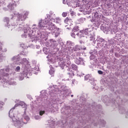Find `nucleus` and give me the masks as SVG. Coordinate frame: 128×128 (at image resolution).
I'll list each match as a JSON object with an SVG mask.
<instances>
[{
    "mask_svg": "<svg viewBox=\"0 0 128 128\" xmlns=\"http://www.w3.org/2000/svg\"><path fill=\"white\" fill-rule=\"evenodd\" d=\"M28 12L27 11H24L22 14L14 12V16L17 15L16 22L20 26L16 30L20 31L22 30L24 34L21 35V37L22 38H26L28 36L32 42H36L40 40L42 42L46 40L48 35H46V26H48L50 20L46 18L45 20H40L38 26L36 24H34L31 28L28 26L26 28L22 26L20 24H22L28 18Z\"/></svg>",
    "mask_w": 128,
    "mask_h": 128,
    "instance_id": "1",
    "label": "nucleus"
},
{
    "mask_svg": "<svg viewBox=\"0 0 128 128\" xmlns=\"http://www.w3.org/2000/svg\"><path fill=\"white\" fill-rule=\"evenodd\" d=\"M41 95L40 97H38L36 100H35L36 104L38 106V110H39L40 116H42L46 114V112H50L54 110V106L52 104L49 103L44 106V102L48 100V94L46 90H42L40 92Z\"/></svg>",
    "mask_w": 128,
    "mask_h": 128,
    "instance_id": "2",
    "label": "nucleus"
},
{
    "mask_svg": "<svg viewBox=\"0 0 128 128\" xmlns=\"http://www.w3.org/2000/svg\"><path fill=\"white\" fill-rule=\"evenodd\" d=\"M15 102L16 104L14 106L10 109L9 112V117L12 120V126H14L16 128H22L24 126V124L26 123L22 120V118L16 116V112L14 111V110H16L17 106H20L24 109V114H26L27 106L24 102L20 101V100H16Z\"/></svg>",
    "mask_w": 128,
    "mask_h": 128,
    "instance_id": "3",
    "label": "nucleus"
},
{
    "mask_svg": "<svg viewBox=\"0 0 128 128\" xmlns=\"http://www.w3.org/2000/svg\"><path fill=\"white\" fill-rule=\"evenodd\" d=\"M80 12H82L84 14H92L94 20V22L96 26H100V24L104 22V17L98 14V10L96 8H90L88 4L81 6Z\"/></svg>",
    "mask_w": 128,
    "mask_h": 128,
    "instance_id": "4",
    "label": "nucleus"
},
{
    "mask_svg": "<svg viewBox=\"0 0 128 128\" xmlns=\"http://www.w3.org/2000/svg\"><path fill=\"white\" fill-rule=\"evenodd\" d=\"M43 52L45 54H48L46 58H48L47 60L49 62L48 64H54V62H56L57 58L60 66L61 68H62V70L64 68V66H66V60L58 56L56 57L55 60L54 57V55H52V54H55L56 56V53L52 52V51H50V50L46 48H44L43 49Z\"/></svg>",
    "mask_w": 128,
    "mask_h": 128,
    "instance_id": "5",
    "label": "nucleus"
},
{
    "mask_svg": "<svg viewBox=\"0 0 128 128\" xmlns=\"http://www.w3.org/2000/svg\"><path fill=\"white\" fill-rule=\"evenodd\" d=\"M20 64L22 66L23 72L19 76V80H22L26 76L28 78V74H30V68L32 67L28 60L26 58H24L22 59Z\"/></svg>",
    "mask_w": 128,
    "mask_h": 128,
    "instance_id": "6",
    "label": "nucleus"
},
{
    "mask_svg": "<svg viewBox=\"0 0 128 128\" xmlns=\"http://www.w3.org/2000/svg\"><path fill=\"white\" fill-rule=\"evenodd\" d=\"M62 96L63 98H66L68 94H70V92L68 90V87L65 85L60 86V88H55L53 90L50 91L49 95L50 96H56V94H59Z\"/></svg>",
    "mask_w": 128,
    "mask_h": 128,
    "instance_id": "7",
    "label": "nucleus"
},
{
    "mask_svg": "<svg viewBox=\"0 0 128 128\" xmlns=\"http://www.w3.org/2000/svg\"><path fill=\"white\" fill-rule=\"evenodd\" d=\"M90 32H92V29L88 28L80 30L79 33L76 34V36H79V38H80L82 40L80 42V44H84V42L88 40V37L86 34H90ZM84 34L86 36H84Z\"/></svg>",
    "mask_w": 128,
    "mask_h": 128,
    "instance_id": "8",
    "label": "nucleus"
},
{
    "mask_svg": "<svg viewBox=\"0 0 128 128\" xmlns=\"http://www.w3.org/2000/svg\"><path fill=\"white\" fill-rule=\"evenodd\" d=\"M80 52H76L72 54V56L74 59V62L76 64H82V66H85L84 60V58L80 57Z\"/></svg>",
    "mask_w": 128,
    "mask_h": 128,
    "instance_id": "9",
    "label": "nucleus"
},
{
    "mask_svg": "<svg viewBox=\"0 0 128 128\" xmlns=\"http://www.w3.org/2000/svg\"><path fill=\"white\" fill-rule=\"evenodd\" d=\"M68 48L69 54H71V56L73 54V52H78V50H86V48L84 47V46L82 47L78 44L74 46V47H68Z\"/></svg>",
    "mask_w": 128,
    "mask_h": 128,
    "instance_id": "10",
    "label": "nucleus"
},
{
    "mask_svg": "<svg viewBox=\"0 0 128 128\" xmlns=\"http://www.w3.org/2000/svg\"><path fill=\"white\" fill-rule=\"evenodd\" d=\"M102 100L103 101L104 104H106L108 102H112V104H117L118 106H120V104H118V100H112L110 101V98H108V97L106 96H102Z\"/></svg>",
    "mask_w": 128,
    "mask_h": 128,
    "instance_id": "11",
    "label": "nucleus"
},
{
    "mask_svg": "<svg viewBox=\"0 0 128 128\" xmlns=\"http://www.w3.org/2000/svg\"><path fill=\"white\" fill-rule=\"evenodd\" d=\"M4 22H5V26L8 28H10L11 30H12V29L16 28L18 26L14 23H12L11 25H8V22H10V18L8 17H6L4 19Z\"/></svg>",
    "mask_w": 128,
    "mask_h": 128,
    "instance_id": "12",
    "label": "nucleus"
},
{
    "mask_svg": "<svg viewBox=\"0 0 128 128\" xmlns=\"http://www.w3.org/2000/svg\"><path fill=\"white\" fill-rule=\"evenodd\" d=\"M10 69L8 68H6V69H2L0 70V80H2L4 78V77H6L8 76V72H9Z\"/></svg>",
    "mask_w": 128,
    "mask_h": 128,
    "instance_id": "13",
    "label": "nucleus"
},
{
    "mask_svg": "<svg viewBox=\"0 0 128 128\" xmlns=\"http://www.w3.org/2000/svg\"><path fill=\"white\" fill-rule=\"evenodd\" d=\"M84 80L91 82L90 84H92V86H96V80H95L94 78L92 77L91 74H86L84 76Z\"/></svg>",
    "mask_w": 128,
    "mask_h": 128,
    "instance_id": "14",
    "label": "nucleus"
},
{
    "mask_svg": "<svg viewBox=\"0 0 128 128\" xmlns=\"http://www.w3.org/2000/svg\"><path fill=\"white\" fill-rule=\"evenodd\" d=\"M50 20H49V22H48V24L46 26V28L47 30H56V25L54 24V22H52V23H50Z\"/></svg>",
    "mask_w": 128,
    "mask_h": 128,
    "instance_id": "15",
    "label": "nucleus"
},
{
    "mask_svg": "<svg viewBox=\"0 0 128 128\" xmlns=\"http://www.w3.org/2000/svg\"><path fill=\"white\" fill-rule=\"evenodd\" d=\"M18 0H12V2H10L8 6V8H9L10 10H14V9L16 6V2L17 4H18Z\"/></svg>",
    "mask_w": 128,
    "mask_h": 128,
    "instance_id": "16",
    "label": "nucleus"
},
{
    "mask_svg": "<svg viewBox=\"0 0 128 128\" xmlns=\"http://www.w3.org/2000/svg\"><path fill=\"white\" fill-rule=\"evenodd\" d=\"M90 54H91L90 56V60H92L95 62L96 61L98 60V54L96 53V50H91L90 52Z\"/></svg>",
    "mask_w": 128,
    "mask_h": 128,
    "instance_id": "17",
    "label": "nucleus"
},
{
    "mask_svg": "<svg viewBox=\"0 0 128 128\" xmlns=\"http://www.w3.org/2000/svg\"><path fill=\"white\" fill-rule=\"evenodd\" d=\"M23 58H21L20 56V54H18L17 56H14L12 58H11V60H12V62H19V64H20V62H22V60Z\"/></svg>",
    "mask_w": 128,
    "mask_h": 128,
    "instance_id": "18",
    "label": "nucleus"
},
{
    "mask_svg": "<svg viewBox=\"0 0 128 128\" xmlns=\"http://www.w3.org/2000/svg\"><path fill=\"white\" fill-rule=\"evenodd\" d=\"M71 67H72V70L77 72L78 76H80H80H84V74H78V67L76 64H72V66H71Z\"/></svg>",
    "mask_w": 128,
    "mask_h": 128,
    "instance_id": "19",
    "label": "nucleus"
},
{
    "mask_svg": "<svg viewBox=\"0 0 128 128\" xmlns=\"http://www.w3.org/2000/svg\"><path fill=\"white\" fill-rule=\"evenodd\" d=\"M46 18H48V20H52V19H54L56 18V14H54V12L52 11L50 12V14H46Z\"/></svg>",
    "mask_w": 128,
    "mask_h": 128,
    "instance_id": "20",
    "label": "nucleus"
},
{
    "mask_svg": "<svg viewBox=\"0 0 128 128\" xmlns=\"http://www.w3.org/2000/svg\"><path fill=\"white\" fill-rule=\"evenodd\" d=\"M50 24L52 22H56V24H62V18L60 17H57L55 19H52V20H50Z\"/></svg>",
    "mask_w": 128,
    "mask_h": 128,
    "instance_id": "21",
    "label": "nucleus"
},
{
    "mask_svg": "<svg viewBox=\"0 0 128 128\" xmlns=\"http://www.w3.org/2000/svg\"><path fill=\"white\" fill-rule=\"evenodd\" d=\"M94 126H100V128H104V126H106V122H104V120H100L98 124H94Z\"/></svg>",
    "mask_w": 128,
    "mask_h": 128,
    "instance_id": "22",
    "label": "nucleus"
},
{
    "mask_svg": "<svg viewBox=\"0 0 128 128\" xmlns=\"http://www.w3.org/2000/svg\"><path fill=\"white\" fill-rule=\"evenodd\" d=\"M50 44L49 46H54V48L58 46V42H56V41L51 39L50 40Z\"/></svg>",
    "mask_w": 128,
    "mask_h": 128,
    "instance_id": "23",
    "label": "nucleus"
},
{
    "mask_svg": "<svg viewBox=\"0 0 128 128\" xmlns=\"http://www.w3.org/2000/svg\"><path fill=\"white\" fill-rule=\"evenodd\" d=\"M97 46L98 48L100 46H104L106 48H108V50L110 48V45H108V44H104V43H102L100 42H98L97 43Z\"/></svg>",
    "mask_w": 128,
    "mask_h": 128,
    "instance_id": "24",
    "label": "nucleus"
},
{
    "mask_svg": "<svg viewBox=\"0 0 128 128\" xmlns=\"http://www.w3.org/2000/svg\"><path fill=\"white\" fill-rule=\"evenodd\" d=\"M88 40L89 39L90 40H94L93 41L94 44H96V41H94V40H95L94 33V32L91 33L89 35H88Z\"/></svg>",
    "mask_w": 128,
    "mask_h": 128,
    "instance_id": "25",
    "label": "nucleus"
},
{
    "mask_svg": "<svg viewBox=\"0 0 128 128\" xmlns=\"http://www.w3.org/2000/svg\"><path fill=\"white\" fill-rule=\"evenodd\" d=\"M100 28L105 34H108V28L106 27V25H102Z\"/></svg>",
    "mask_w": 128,
    "mask_h": 128,
    "instance_id": "26",
    "label": "nucleus"
},
{
    "mask_svg": "<svg viewBox=\"0 0 128 128\" xmlns=\"http://www.w3.org/2000/svg\"><path fill=\"white\" fill-rule=\"evenodd\" d=\"M94 0V2H88V4H90V6H93V8H96V6H98V1L95 0Z\"/></svg>",
    "mask_w": 128,
    "mask_h": 128,
    "instance_id": "27",
    "label": "nucleus"
},
{
    "mask_svg": "<svg viewBox=\"0 0 128 128\" xmlns=\"http://www.w3.org/2000/svg\"><path fill=\"white\" fill-rule=\"evenodd\" d=\"M98 42L103 43L104 44H106V41L104 40L102 38H98Z\"/></svg>",
    "mask_w": 128,
    "mask_h": 128,
    "instance_id": "28",
    "label": "nucleus"
},
{
    "mask_svg": "<svg viewBox=\"0 0 128 128\" xmlns=\"http://www.w3.org/2000/svg\"><path fill=\"white\" fill-rule=\"evenodd\" d=\"M78 30H80L78 26H76L73 28V29L72 30V32H75L76 34H80V32H78Z\"/></svg>",
    "mask_w": 128,
    "mask_h": 128,
    "instance_id": "29",
    "label": "nucleus"
},
{
    "mask_svg": "<svg viewBox=\"0 0 128 128\" xmlns=\"http://www.w3.org/2000/svg\"><path fill=\"white\" fill-rule=\"evenodd\" d=\"M20 46L24 49L28 48V45H26L24 43H21L20 44Z\"/></svg>",
    "mask_w": 128,
    "mask_h": 128,
    "instance_id": "30",
    "label": "nucleus"
},
{
    "mask_svg": "<svg viewBox=\"0 0 128 128\" xmlns=\"http://www.w3.org/2000/svg\"><path fill=\"white\" fill-rule=\"evenodd\" d=\"M72 22V20H70L68 18H66L64 20V24H68L69 22Z\"/></svg>",
    "mask_w": 128,
    "mask_h": 128,
    "instance_id": "31",
    "label": "nucleus"
},
{
    "mask_svg": "<svg viewBox=\"0 0 128 128\" xmlns=\"http://www.w3.org/2000/svg\"><path fill=\"white\" fill-rule=\"evenodd\" d=\"M4 59V54H2V51H0V62L2 61Z\"/></svg>",
    "mask_w": 128,
    "mask_h": 128,
    "instance_id": "32",
    "label": "nucleus"
},
{
    "mask_svg": "<svg viewBox=\"0 0 128 128\" xmlns=\"http://www.w3.org/2000/svg\"><path fill=\"white\" fill-rule=\"evenodd\" d=\"M4 6V0H0V8H2V6Z\"/></svg>",
    "mask_w": 128,
    "mask_h": 128,
    "instance_id": "33",
    "label": "nucleus"
},
{
    "mask_svg": "<svg viewBox=\"0 0 128 128\" xmlns=\"http://www.w3.org/2000/svg\"><path fill=\"white\" fill-rule=\"evenodd\" d=\"M20 54L21 56H28V52H24V51H22Z\"/></svg>",
    "mask_w": 128,
    "mask_h": 128,
    "instance_id": "34",
    "label": "nucleus"
},
{
    "mask_svg": "<svg viewBox=\"0 0 128 128\" xmlns=\"http://www.w3.org/2000/svg\"><path fill=\"white\" fill-rule=\"evenodd\" d=\"M49 74L52 76H54V68L50 69V70H49Z\"/></svg>",
    "mask_w": 128,
    "mask_h": 128,
    "instance_id": "35",
    "label": "nucleus"
},
{
    "mask_svg": "<svg viewBox=\"0 0 128 128\" xmlns=\"http://www.w3.org/2000/svg\"><path fill=\"white\" fill-rule=\"evenodd\" d=\"M24 120L27 122H30V117H28V116H26V114H24Z\"/></svg>",
    "mask_w": 128,
    "mask_h": 128,
    "instance_id": "36",
    "label": "nucleus"
},
{
    "mask_svg": "<svg viewBox=\"0 0 128 128\" xmlns=\"http://www.w3.org/2000/svg\"><path fill=\"white\" fill-rule=\"evenodd\" d=\"M15 72H20V66H17L15 68Z\"/></svg>",
    "mask_w": 128,
    "mask_h": 128,
    "instance_id": "37",
    "label": "nucleus"
},
{
    "mask_svg": "<svg viewBox=\"0 0 128 128\" xmlns=\"http://www.w3.org/2000/svg\"><path fill=\"white\" fill-rule=\"evenodd\" d=\"M34 118L35 120H42V116H38V115H37V116H34Z\"/></svg>",
    "mask_w": 128,
    "mask_h": 128,
    "instance_id": "38",
    "label": "nucleus"
},
{
    "mask_svg": "<svg viewBox=\"0 0 128 128\" xmlns=\"http://www.w3.org/2000/svg\"><path fill=\"white\" fill-rule=\"evenodd\" d=\"M120 114H124L126 112V109L122 108V109H120Z\"/></svg>",
    "mask_w": 128,
    "mask_h": 128,
    "instance_id": "39",
    "label": "nucleus"
},
{
    "mask_svg": "<svg viewBox=\"0 0 128 128\" xmlns=\"http://www.w3.org/2000/svg\"><path fill=\"white\" fill-rule=\"evenodd\" d=\"M66 44L68 46H73L74 43L70 41H67Z\"/></svg>",
    "mask_w": 128,
    "mask_h": 128,
    "instance_id": "40",
    "label": "nucleus"
},
{
    "mask_svg": "<svg viewBox=\"0 0 128 128\" xmlns=\"http://www.w3.org/2000/svg\"><path fill=\"white\" fill-rule=\"evenodd\" d=\"M68 74L69 76H74V74L72 71H70V72H68Z\"/></svg>",
    "mask_w": 128,
    "mask_h": 128,
    "instance_id": "41",
    "label": "nucleus"
},
{
    "mask_svg": "<svg viewBox=\"0 0 128 128\" xmlns=\"http://www.w3.org/2000/svg\"><path fill=\"white\" fill-rule=\"evenodd\" d=\"M76 34V33L74 32H72V33H71V36H72V38H75Z\"/></svg>",
    "mask_w": 128,
    "mask_h": 128,
    "instance_id": "42",
    "label": "nucleus"
},
{
    "mask_svg": "<svg viewBox=\"0 0 128 128\" xmlns=\"http://www.w3.org/2000/svg\"><path fill=\"white\" fill-rule=\"evenodd\" d=\"M68 16V12H63L62 14V16H63V18H66V16Z\"/></svg>",
    "mask_w": 128,
    "mask_h": 128,
    "instance_id": "43",
    "label": "nucleus"
},
{
    "mask_svg": "<svg viewBox=\"0 0 128 128\" xmlns=\"http://www.w3.org/2000/svg\"><path fill=\"white\" fill-rule=\"evenodd\" d=\"M4 103L3 102H0V110H2V106H4Z\"/></svg>",
    "mask_w": 128,
    "mask_h": 128,
    "instance_id": "44",
    "label": "nucleus"
},
{
    "mask_svg": "<svg viewBox=\"0 0 128 128\" xmlns=\"http://www.w3.org/2000/svg\"><path fill=\"white\" fill-rule=\"evenodd\" d=\"M34 70H36V72H38V67L36 66L34 68H32Z\"/></svg>",
    "mask_w": 128,
    "mask_h": 128,
    "instance_id": "45",
    "label": "nucleus"
},
{
    "mask_svg": "<svg viewBox=\"0 0 128 128\" xmlns=\"http://www.w3.org/2000/svg\"><path fill=\"white\" fill-rule=\"evenodd\" d=\"M60 36V33L59 32H56L54 33V37L55 38H58Z\"/></svg>",
    "mask_w": 128,
    "mask_h": 128,
    "instance_id": "46",
    "label": "nucleus"
},
{
    "mask_svg": "<svg viewBox=\"0 0 128 128\" xmlns=\"http://www.w3.org/2000/svg\"><path fill=\"white\" fill-rule=\"evenodd\" d=\"M2 42H0V52L2 51Z\"/></svg>",
    "mask_w": 128,
    "mask_h": 128,
    "instance_id": "47",
    "label": "nucleus"
},
{
    "mask_svg": "<svg viewBox=\"0 0 128 128\" xmlns=\"http://www.w3.org/2000/svg\"><path fill=\"white\" fill-rule=\"evenodd\" d=\"M98 74H104V72L100 70H98Z\"/></svg>",
    "mask_w": 128,
    "mask_h": 128,
    "instance_id": "48",
    "label": "nucleus"
},
{
    "mask_svg": "<svg viewBox=\"0 0 128 128\" xmlns=\"http://www.w3.org/2000/svg\"><path fill=\"white\" fill-rule=\"evenodd\" d=\"M27 98H29V100H32V96L30 95H28Z\"/></svg>",
    "mask_w": 128,
    "mask_h": 128,
    "instance_id": "49",
    "label": "nucleus"
},
{
    "mask_svg": "<svg viewBox=\"0 0 128 128\" xmlns=\"http://www.w3.org/2000/svg\"><path fill=\"white\" fill-rule=\"evenodd\" d=\"M70 64H71L70 61V60L67 61V64H68L67 66H70Z\"/></svg>",
    "mask_w": 128,
    "mask_h": 128,
    "instance_id": "50",
    "label": "nucleus"
},
{
    "mask_svg": "<svg viewBox=\"0 0 128 128\" xmlns=\"http://www.w3.org/2000/svg\"><path fill=\"white\" fill-rule=\"evenodd\" d=\"M74 82H76V79H73L72 80V86H74Z\"/></svg>",
    "mask_w": 128,
    "mask_h": 128,
    "instance_id": "51",
    "label": "nucleus"
},
{
    "mask_svg": "<svg viewBox=\"0 0 128 128\" xmlns=\"http://www.w3.org/2000/svg\"><path fill=\"white\" fill-rule=\"evenodd\" d=\"M72 9H70V12H71L70 13L71 16H73V14H74V12H72Z\"/></svg>",
    "mask_w": 128,
    "mask_h": 128,
    "instance_id": "52",
    "label": "nucleus"
},
{
    "mask_svg": "<svg viewBox=\"0 0 128 128\" xmlns=\"http://www.w3.org/2000/svg\"><path fill=\"white\" fill-rule=\"evenodd\" d=\"M108 42L110 44H114V42L112 41H109Z\"/></svg>",
    "mask_w": 128,
    "mask_h": 128,
    "instance_id": "53",
    "label": "nucleus"
},
{
    "mask_svg": "<svg viewBox=\"0 0 128 128\" xmlns=\"http://www.w3.org/2000/svg\"><path fill=\"white\" fill-rule=\"evenodd\" d=\"M6 52V48H5L4 50H2V52Z\"/></svg>",
    "mask_w": 128,
    "mask_h": 128,
    "instance_id": "54",
    "label": "nucleus"
},
{
    "mask_svg": "<svg viewBox=\"0 0 128 128\" xmlns=\"http://www.w3.org/2000/svg\"><path fill=\"white\" fill-rule=\"evenodd\" d=\"M123 34H124V36H126V37L128 36V34H126V32H124Z\"/></svg>",
    "mask_w": 128,
    "mask_h": 128,
    "instance_id": "55",
    "label": "nucleus"
},
{
    "mask_svg": "<svg viewBox=\"0 0 128 128\" xmlns=\"http://www.w3.org/2000/svg\"><path fill=\"white\" fill-rule=\"evenodd\" d=\"M40 48V45H36V48Z\"/></svg>",
    "mask_w": 128,
    "mask_h": 128,
    "instance_id": "56",
    "label": "nucleus"
},
{
    "mask_svg": "<svg viewBox=\"0 0 128 128\" xmlns=\"http://www.w3.org/2000/svg\"><path fill=\"white\" fill-rule=\"evenodd\" d=\"M2 9L4 10H8V8H3Z\"/></svg>",
    "mask_w": 128,
    "mask_h": 128,
    "instance_id": "57",
    "label": "nucleus"
},
{
    "mask_svg": "<svg viewBox=\"0 0 128 128\" xmlns=\"http://www.w3.org/2000/svg\"><path fill=\"white\" fill-rule=\"evenodd\" d=\"M62 2H63V4H66V0H63Z\"/></svg>",
    "mask_w": 128,
    "mask_h": 128,
    "instance_id": "58",
    "label": "nucleus"
},
{
    "mask_svg": "<svg viewBox=\"0 0 128 128\" xmlns=\"http://www.w3.org/2000/svg\"><path fill=\"white\" fill-rule=\"evenodd\" d=\"M128 112H126V118H128Z\"/></svg>",
    "mask_w": 128,
    "mask_h": 128,
    "instance_id": "59",
    "label": "nucleus"
},
{
    "mask_svg": "<svg viewBox=\"0 0 128 128\" xmlns=\"http://www.w3.org/2000/svg\"><path fill=\"white\" fill-rule=\"evenodd\" d=\"M98 106H100V105H98V106H97L96 107V108H98Z\"/></svg>",
    "mask_w": 128,
    "mask_h": 128,
    "instance_id": "60",
    "label": "nucleus"
},
{
    "mask_svg": "<svg viewBox=\"0 0 128 128\" xmlns=\"http://www.w3.org/2000/svg\"><path fill=\"white\" fill-rule=\"evenodd\" d=\"M60 44H61V46H64V42H61V43H60Z\"/></svg>",
    "mask_w": 128,
    "mask_h": 128,
    "instance_id": "61",
    "label": "nucleus"
},
{
    "mask_svg": "<svg viewBox=\"0 0 128 128\" xmlns=\"http://www.w3.org/2000/svg\"><path fill=\"white\" fill-rule=\"evenodd\" d=\"M67 70H68H68H69V71L70 70V68H68V69Z\"/></svg>",
    "mask_w": 128,
    "mask_h": 128,
    "instance_id": "62",
    "label": "nucleus"
},
{
    "mask_svg": "<svg viewBox=\"0 0 128 128\" xmlns=\"http://www.w3.org/2000/svg\"><path fill=\"white\" fill-rule=\"evenodd\" d=\"M72 98L74 97V95H71Z\"/></svg>",
    "mask_w": 128,
    "mask_h": 128,
    "instance_id": "63",
    "label": "nucleus"
},
{
    "mask_svg": "<svg viewBox=\"0 0 128 128\" xmlns=\"http://www.w3.org/2000/svg\"><path fill=\"white\" fill-rule=\"evenodd\" d=\"M37 52L38 54H40V52Z\"/></svg>",
    "mask_w": 128,
    "mask_h": 128,
    "instance_id": "64",
    "label": "nucleus"
}]
</instances>
